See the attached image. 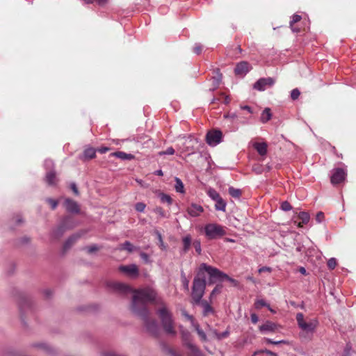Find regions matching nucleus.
I'll return each mask as SVG.
<instances>
[{"mask_svg":"<svg viewBox=\"0 0 356 356\" xmlns=\"http://www.w3.org/2000/svg\"><path fill=\"white\" fill-rule=\"evenodd\" d=\"M214 72L216 73V75L213 76V88L211 89V90L213 91L215 90L218 86L220 85L221 81H222V74L220 73L219 69H216L214 70Z\"/></svg>","mask_w":356,"mask_h":356,"instance_id":"obj_23","label":"nucleus"},{"mask_svg":"<svg viewBox=\"0 0 356 356\" xmlns=\"http://www.w3.org/2000/svg\"><path fill=\"white\" fill-rule=\"evenodd\" d=\"M298 218L302 220L303 224L308 223L310 219L309 214L305 211L300 212L298 214Z\"/></svg>","mask_w":356,"mask_h":356,"instance_id":"obj_39","label":"nucleus"},{"mask_svg":"<svg viewBox=\"0 0 356 356\" xmlns=\"http://www.w3.org/2000/svg\"><path fill=\"white\" fill-rule=\"evenodd\" d=\"M149 312L147 311V312L144 315L142 313H138L136 314L143 319L147 330L152 334L156 336L159 330L158 323L156 320L152 319L149 317Z\"/></svg>","mask_w":356,"mask_h":356,"instance_id":"obj_6","label":"nucleus"},{"mask_svg":"<svg viewBox=\"0 0 356 356\" xmlns=\"http://www.w3.org/2000/svg\"><path fill=\"white\" fill-rule=\"evenodd\" d=\"M275 83L274 79L271 77L261 78L254 84V88L259 91H264L267 86H272Z\"/></svg>","mask_w":356,"mask_h":356,"instance_id":"obj_9","label":"nucleus"},{"mask_svg":"<svg viewBox=\"0 0 356 356\" xmlns=\"http://www.w3.org/2000/svg\"><path fill=\"white\" fill-rule=\"evenodd\" d=\"M120 250H125L128 251L129 252H132L134 251L136 248L129 242V241H125L124 243L120 245V247L119 248Z\"/></svg>","mask_w":356,"mask_h":356,"instance_id":"obj_33","label":"nucleus"},{"mask_svg":"<svg viewBox=\"0 0 356 356\" xmlns=\"http://www.w3.org/2000/svg\"><path fill=\"white\" fill-rule=\"evenodd\" d=\"M96 156V149L92 147L87 148L83 152V157L86 159H92Z\"/></svg>","mask_w":356,"mask_h":356,"instance_id":"obj_28","label":"nucleus"},{"mask_svg":"<svg viewBox=\"0 0 356 356\" xmlns=\"http://www.w3.org/2000/svg\"><path fill=\"white\" fill-rule=\"evenodd\" d=\"M145 207L146 205L143 202H138L135 205V209L138 212H143Z\"/></svg>","mask_w":356,"mask_h":356,"instance_id":"obj_49","label":"nucleus"},{"mask_svg":"<svg viewBox=\"0 0 356 356\" xmlns=\"http://www.w3.org/2000/svg\"><path fill=\"white\" fill-rule=\"evenodd\" d=\"M204 211L203 207L197 204L192 203L187 208V213L191 217H197Z\"/></svg>","mask_w":356,"mask_h":356,"instance_id":"obj_12","label":"nucleus"},{"mask_svg":"<svg viewBox=\"0 0 356 356\" xmlns=\"http://www.w3.org/2000/svg\"><path fill=\"white\" fill-rule=\"evenodd\" d=\"M181 278L184 288L188 291L189 289V281L187 280L186 275L183 271L181 273Z\"/></svg>","mask_w":356,"mask_h":356,"instance_id":"obj_40","label":"nucleus"},{"mask_svg":"<svg viewBox=\"0 0 356 356\" xmlns=\"http://www.w3.org/2000/svg\"><path fill=\"white\" fill-rule=\"evenodd\" d=\"M352 350V346L350 343H348L343 350L342 356H350Z\"/></svg>","mask_w":356,"mask_h":356,"instance_id":"obj_41","label":"nucleus"},{"mask_svg":"<svg viewBox=\"0 0 356 356\" xmlns=\"http://www.w3.org/2000/svg\"><path fill=\"white\" fill-rule=\"evenodd\" d=\"M206 272L209 275V282L213 283L216 281H222L224 280L225 277H227V274L220 271L218 268L213 267L211 266H209L204 263L200 264L198 275H204V273Z\"/></svg>","mask_w":356,"mask_h":356,"instance_id":"obj_3","label":"nucleus"},{"mask_svg":"<svg viewBox=\"0 0 356 356\" xmlns=\"http://www.w3.org/2000/svg\"><path fill=\"white\" fill-rule=\"evenodd\" d=\"M272 114L269 108H266L261 115L260 120L263 123H266L271 119Z\"/></svg>","mask_w":356,"mask_h":356,"instance_id":"obj_24","label":"nucleus"},{"mask_svg":"<svg viewBox=\"0 0 356 356\" xmlns=\"http://www.w3.org/2000/svg\"><path fill=\"white\" fill-rule=\"evenodd\" d=\"M45 181L49 186H55L57 182V178L54 170H50L47 172L45 176Z\"/></svg>","mask_w":356,"mask_h":356,"instance_id":"obj_21","label":"nucleus"},{"mask_svg":"<svg viewBox=\"0 0 356 356\" xmlns=\"http://www.w3.org/2000/svg\"><path fill=\"white\" fill-rule=\"evenodd\" d=\"M195 142V140L192 138L191 137H182L180 138L179 142L178 144H182L183 147H181V151L183 152H189L193 150V147L191 145V144H194Z\"/></svg>","mask_w":356,"mask_h":356,"instance_id":"obj_14","label":"nucleus"},{"mask_svg":"<svg viewBox=\"0 0 356 356\" xmlns=\"http://www.w3.org/2000/svg\"><path fill=\"white\" fill-rule=\"evenodd\" d=\"M98 250V247L96 245H93L87 248V251L89 253H92Z\"/></svg>","mask_w":356,"mask_h":356,"instance_id":"obj_57","label":"nucleus"},{"mask_svg":"<svg viewBox=\"0 0 356 356\" xmlns=\"http://www.w3.org/2000/svg\"><path fill=\"white\" fill-rule=\"evenodd\" d=\"M250 70V64L246 61H242L236 65L234 72L236 75H243L247 74Z\"/></svg>","mask_w":356,"mask_h":356,"instance_id":"obj_15","label":"nucleus"},{"mask_svg":"<svg viewBox=\"0 0 356 356\" xmlns=\"http://www.w3.org/2000/svg\"><path fill=\"white\" fill-rule=\"evenodd\" d=\"M44 166L46 170H52L51 168L54 167V162L51 159H47L44 161Z\"/></svg>","mask_w":356,"mask_h":356,"instance_id":"obj_48","label":"nucleus"},{"mask_svg":"<svg viewBox=\"0 0 356 356\" xmlns=\"http://www.w3.org/2000/svg\"><path fill=\"white\" fill-rule=\"evenodd\" d=\"M81 237V234L76 233L70 236L65 242L63 249L65 251L70 249L72 245Z\"/></svg>","mask_w":356,"mask_h":356,"instance_id":"obj_19","label":"nucleus"},{"mask_svg":"<svg viewBox=\"0 0 356 356\" xmlns=\"http://www.w3.org/2000/svg\"><path fill=\"white\" fill-rule=\"evenodd\" d=\"M207 195L209 197L214 201H216L220 197L219 193L213 188H209L207 191Z\"/></svg>","mask_w":356,"mask_h":356,"instance_id":"obj_36","label":"nucleus"},{"mask_svg":"<svg viewBox=\"0 0 356 356\" xmlns=\"http://www.w3.org/2000/svg\"><path fill=\"white\" fill-rule=\"evenodd\" d=\"M46 201L50 204L52 209H55L58 206V201L54 199L47 198Z\"/></svg>","mask_w":356,"mask_h":356,"instance_id":"obj_52","label":"nucleus"},{"mask_svg":"<svg viewBox=\"0 0 356 356\" xmlns=\"http://www.w3.org/2000/svg\"><path fill=\"white\" fill-rule=\"evenodd\" d=\"M229 194L234 198H239L241 195V191L238 188H234V187H229L228 189Z\"/></svg>","mask_w":356,"mask_h":356,"instance_id":"obj_35","label":"nucleus"},{"mask_svg":"<svg viewBox=\"0 0 356 356\" xmlns=\"http://www.w3.org/2000/svg\"><path fill=\"white\" fill-rule=\"evenodd\" d=\"M224 118H229V119L234 120V119L237 118V115L234 113H227V114H225L224 115Z\"/></svg>","mask_w":356,"mask_h":356,"instance_id":"obj_62","label":"nucleus"},{"mask_svg":"<svg viewBox=\"0 0 356 356\" xmlns=\"http://www.w3.org/2000/svg\"><path fill=\"white\" fill-rule=\"evenodd\" d=\"M72 222V219L70 217H65L63 220L61 224L58 226L56 229H54L52 232V236L55 238H59L63 236L65 232L67 229H72L73 225H70L69 224Z\"/></svg>","mask_w":356,"mask_h":356,"instance_id":"obj_7","label":"nucleus"},{"mask_svg":"<svg viewBox=\"0 0 356 356\" xmlns=\"http://www.w3.org/2000/svg\"><path fill=\"white\" fill-rule=\"evenodd\" d=\"M189 350L188 356H204L201 350L193 343L186 346Z\"/></svg>","mask_w":356,"mask_h":356,"instance_id":"obj_18","label":"nucleus"},{"mask_svg":"<svg viewBox=\"0 0 356 356\" xmlns=\"http://www.w3.org/2000/svg\"><path fill=\"white\" fill-rule=\"evenodd\" d=\"M252 146L257 150V152H258V154L260 156H264L266 155V154H267V148H268V145H267L266 143H265V142H263V143L255 142V143H253Z\"/></svg>","mask_w":356,"mask_h":356,"instance_id":"obj_17","label":"nucleus"},{"mask_svg":"<svg viewBox=\"0 0 356 356\" xmlns=\"http://www.w3.org/2000/svg\"><path fill=\"white\" fill-rule=\"evenodd\" d=\"M193 247L195 249V251L197 252L198 254H200L202 252V248H201V243L200 240H195L193 241Z\"/></svg>","mask_w":356,"mask_h":356,"instance_id":"obj_42","label":"nucleus"},{"mask_svg":"<svg viewBox=\"0 0 356 356\" xmlns=\"http://www.w3.org/2000/svg\"><path fill=\"white\" fill-rule=\"evenodd\" d=\"M70 188L76 195H79V191L75 183H72Z\"/></svg>","mask_w":356,"mask_h":356,"instance_id":"obj_63","label":"nucleus"},{"mask_svg":"<svg viewBox=\"0 0 356 356\" xmlns=\"http://www.w3.org/2000/svg\"><path fill=\"white\" fill-rule=\"evenodd\" d=\"M263 307H266L268 309L273 313H275V311L270 308V305L263 299L257 300L254 302V307L257 309H259Z\"/></svg>","mask_w":356,"mask_h":356,"instance_id":"obj_26","label":"nucleus"},{"mask_svg":"<svg viewBox=\"0 0 356 356\" xmlns=\"http://www.w3.org/2000/svg\"><path fill=\"white\" fill-rule=\"evenodd\" d=\"M194 327V328L195 329L197 334L199 335V337H200V339L202 341H207V334H205V332L200 327V325L198 323H195V325H193Z\"/></svg>","mask_w":356,"mask_h":356,"instance_id":"obj_31","label":"nucleus"},{"mask_svg":"<svg viewBox=\"0 0 356 356\" xmlns=\"http://www.w3.org/2000/svg\"><path fill=\"white\" fill-rule=\"evenodd\" d=\"M191 237L190 235H186L182 239L183 243V252L184 253L187 252L191 245Z\"/></svg>","mask_w":356,"mask_h":356,"instance_id":"obj_27","label":"nucleus"},{"mask_svg":"<svg viewBox=\"0 0 356 356\" xmlns=\"http://www.w3.org/2000/svg\"><path fill=\"white\" fill-rule=\"evenodd\" d=\"M222 134L220 130L209 131L206 135V140L210 146H216L222 141Z\"/></svg>","mask_w":356,"mask_h":356,"instance_id":"obj_8","label":"nucleus"},{"mask_svg":"<svg viewBox=\"0 0 356 356\" xmlns=\"http://www.w3.org/2000/svg\"><path fill=\"white\" fill-rule=\"evenodd\" d=\"M281 209L284 211H289L292 209V207L289 202L284 201L281 204Z\"/></svg>","mask_w":356,"mask_h":356,"instance_id":"obj_46","label":"nucleus"},{"mask_svg":"<svg viewBox=\"0 0 356 356\" xmlns=\"http://www.w3.org/2000/svg\"><path fill=\"white\" fill-rule=\"evenodd\" d=\"M180 332L183 346L184 347L193 343L191 334L189 331H188L187 330L181 329Z\"/></svg>","mask_w":356,"mask_h":356,"instance_id":"obj_20","label":"nucleus"},{"mask_svg":"<svg viewBox=\"0 0 356 356\" xmlns=\"http://www.w3.org/2000/svg\"><path fill=\"white\" fill-rule=\"evenodd\" d=\"M175 189L176 192L180 193H184L185 191H184V184H183L182 181L178 177H175Z\"/></svg>","mask_w":356,"mask_h":356,"instance_id":"obj_29","label":"nucleus"},{"mask_svg":"<svg viewBox=\"0 0 356 356\" xmlns=\"http://www.w3.org/2000/svg\"><path fill=\"white\" fill-rule=\"evenodd\" d=\"M175 153V149L172 147H169L166 149L165 151L160 152V154H165V155H172Z\"/></svg>","mask_w":356,"mask_h":356,"instance_id":"obj_53","label":"nucleus"},{"mask_svg":"<svg viewBox=\"0 0 356 356\" xmlns=\"http://www.w3.org/2000/svg\"><path fill=\"white\" fill-rule=\"evenodd\" d=\"M277 326L275 323L267 321L263 325L259 326V330L261 333L273 332L276 330Z\"/></svg>","mask_w":356,"mask_h":356,"instance_id":"obj_16","label":"nucleus"},{"mask_svg":"<svg viewBox=\"0 0 356 356\" xmlns=\"http://www.w3.org/2000/svg\"><path fill=\"white\" fill-rule=\"evenodd\" d=\"M216 202L215 208L218 211H225L226 208V202L225 201L220 197L219 199H218Z\"/></svg>","mask_w":356,"mask_h":356,"instance_id":"obj_30","label":"nucleus"},{"mask_svg":"<svg viewBox=\"0 0 356 356\" xmlns=\"http://www.w3.org/2000/svg\"><path fill=\"white\" fill-rule=\"evenodd\" d=\"M252 170L257 175H260L263 172L264 168L262 165L259 164H255L252 166Z\"/></svg>","mask_w":356,"mask_h":356,"instance_id":"obj_45","label":"nucleus"},{"mask_svg":"<svg viewBox=\"0 0 356 356\" xmlns=\"http://www.w3.org/2000/svg\"><path fill=\"white\" fill-rule=\"evenodd\" d=\"M324 218H325L324 213L322 211H319L316 213V220L317 222L321 223L324 220Z\"/></svg>","mask_w":356,"mask_h":356,"instance_id":"obj_51","label":"nucleus"},{"mask_svg":"<svg viewBox=\"0 0 356 356\" xmlns=\"http://www.w3.org/2000/svg\"><path fill=\"white\" fill-rule=\"evenodd\" d=\"M337 266V260L335 258H330L328 261H327V267L331 269V270H333L334 269V268L336 267Z\"/></svg>","mask_w":356,"mask_h":356,"instance_id":"obj_47","label":"nucleus"},{"mask_svg":"<svg viewBox=\"0 0 356 356\" xmlns=\"http://www.w3.org/2000/svg\"><path fill=\"white\" fill-rule=\"evenodd\" d=\"M266 341H267V343H268L275 344V345H277V344H280V343H285V341H284V340H281V341H273V340H272V339H270L267 338V339H266Z\"/></svg>","mask_w":356,"mask_h":356,"instance_id":"obj_55","label":"nucleus"},{"mask_svg":"<svg viewBox=\"0 0 356 356\" xmlns=\"http://www.w3.org/2000/svg\"><path fill=\"white\" fill-rule=\"evenodd\" d=\"M250 317H251V321L252 322V323L256 324L258 322L259 317L256 314H254V313L252 314Z\"/></svg>","mask_w":356,"mask_h":356,"instance_id":"obj_60","label":"nucleus"},{"mask_svg":"<svg viewBox=\"0 0 356 356\" xmlns=\"http://www.w3.org/2000/svg\"><path fill=\"white\" fill-rule=\"evenodd\" d=\"M107 286L113 291L125 294L134 292L131 309L134 314L142 313L145 314L148 310L147 304L154 302L160 306L156 310L164 331L171 335H175L176 331L174 327L172 315L167 305L161 298H157L156 291L151 287H145L138 290L132 291L131 287L125 284L117 282H109Z\"/></svg>","mask_w":356,"mask_h":356,"instance_id":"obj_1","label":"nucleus"},{"mask_svg":"<svg viewBox=\"0 0 356 356\" xmlns=\"http://www.w3.org/2000/svg\"><path fill=\"white\" fill-rule=\"evenodd\" d=\"M108 150H109V148L107 147H102L97 149V151L99 152H100L101 154H104V153L107 152Z\"/></svg>","mask_w":356,"mask_h":356,"instance_id":"obj_64","label":"nucleus"},{"mask_svg":"<svg viewBox=\"0 0 356 356\" xmlns=\"http://www.w3.org/2000/svg\"><path fill=\"white\" fill-rule=\"evenodd\" d=\"M206 237L209 240L220 238L227 234L226 227L217 223H208L204 228Z\"/></svg>","mask_w":356,"mask_h":356,"instance_id":"obj_4","label":"nucleus"},{"mask_svg":"<svg viewBox=\"0 0 356 356\" xmlns=\"http://www.w3.org/2000/svg\"><path fill=\"white\" fill-rule=\"evenodd\" d=\"M113 156L122 160H132L134 159V156L133 154H127L124 152H116L113 153Z\"/></svg>","mask_w":356,"mask_h":356,"instance_id":"obj_25","label":"nucleus"},{"mask_svg":"<svg viewBox=\"0 0 356 356\" xmlns=\"http://www.w3.org/2000/svg\"><path fill=\"white\" fill-rule=\"evenodd\" d=\"M201 305V307L203 309V316H207L209 314L213 313V309L211 307V306L209 305V303L206 300H200V302L198 304Z\"/></svg>","mask_w":356,"mask_h":356,"instance_id":"obj_22","label":"nucleus"},{"mask_svg":"<svg viewBox=\"0 0 356 356\" xmlns=\"http://www.w3.org/2000/svg\"><path fill=\"white\" fill-rule=\"evenodd\" d=\"M156 235H157V238L160 242V245H161V247L162 249L165 248V246L163 245V238H162V236L161 234V233H159V232H156Z\"/></svg>","mask_w":356,"mask_h":356,"instance_id":"obj_61","label":"nucleus"},{"mask_svg":"<svg viewBox=\"0 0 356 356\" xmlns=\"http://www.w3.org/2000/svg\"><path fill=\"white\" fill-rule=\"evenodd\" d=\"M181 314H182L185 318H186L188 321H191V325H195V324L196 323L195 322V320H194V318H193V316H191V315L188 314L186 310H182V311H181Z\"/></svg>","mask_w":356,"mask_h":356,"instance_id":"obj_44","label":"nucleus"},{"mask_svg":"<svg viewBox=\"0 0 356 356\" xmlns=\"http://www.w3.org/2000/svg\"><path fill=\"white\" fill-rule=\"evenodd\" d=\"M65 207L66 210L72 213H79L80 211V208L76 202L74 201L72 199L66 198L65 200Z\"/></svg>","mask_w":356,"mask_h":356,"instance_id":"obj_13","label":"nucleus"},{"mask_svg":"<svg viewBox=\"0 0 356 356\" xmlns=\"http://www.w3.org/2000/svg\"><path fill=\"white\" fill-rule=\"evenodd\" d=\"M206 280L204 275L195 277L193 282L191 296L193 304H199L206 289Z\"/></svg>","mask_w":356,"mask_h":356,"instance_id":"obj_2","label":"nucleus"},{"mask_svg":"<svg viewBox=\"0 0 356 356\" xmlns=\"http://www.w3.org/2000/svg\"><path fill=\"white\" fill-rule=\"evenodd\" d=\"M301 16L298 15V14H295L293 15L292 17V19L290 21V26L291 28V30L293 31V32H298L299 31V29H294L293 27V25L295 24V23H297L298 22H299L300 19H301Z\"/></svg>","mask_w":356,"mask_h":356,"instance_id":"obj_37","label":"nucleus"},{"mask_svg":"<svg viewBox=\"0 0 356 356\" xmlns=\"http://www.w3.org/2000/svg\"><path fill=\"white\" fill-rule=\"evenodd\" d=\"M213 333L218 340L227 338L229 335V331L228 330L222 332H218L216 330H213Z\"/></svg>","mask_w":356,"mask_h":356,"instance_id":"obj_34","label":"nucleus"},{"mask_svg":"<svg viewBox=\"0 0 356 356\" xmlns=\"http://www.w3.org/2000/svg\"><path fill=\"white\" fill-rule=\"evenodd\" d=\"M119 270L130 277H136L139 275V270L136 264L119 266Z\"/></svg>","mask_w":356,"mask_h":356,"instance_id":"obj_11","label":"nucleus"},{"mask_svg":"<svg viewBox=\"0 0 356 356\" xmlns=\"http://www.w3.org/2000/svg\"><path fill=\"white\" fill-rule=\"evenodd\" d=\"M159 197L162 203H167L168 205H170L172 203V199L167 194L161 193L159 195Z\"/></svg>","mask_w":356,"mask_h":356,"instance_id":"obj_38","label":"nucleus"},{"mask_svg":"<svg viewBox=\"0 0 356 356\" xmlns=\"http://www.w3.org/2000/svg\"><path fill=\"white\" fill-rule=\"evenodd\" d=\"M35 346L39 348H41L44 352L47 353H53V348L47 343H35Z\"/></svg>","mask_w":356,"mask_h":356,"instance_id":"obj_32","label":"nucleus"},{"mask_svg":"<svg viewBox=\"0 0 356 356\" xmlns=\"http://www.w3.org/2000/svg\"><path fill=\"white\" fill-rule=\"evenodd\" d=\"M300 95V92L298 88L293 89L291 92V98L293 100H296L298 99Z\"/></svg>","mask_w":356,"mask_h":356,"instance_id":"obj_43","label":"nucleus"},{"mask_svg":"<svg viewBox=\"0 0 356 356\" xmlns=\"http://www.w3.org/2000/svg\"><path fill=\"white\" fill-rule=\"evenodd\" d=\"M221 287L217 286L215 287L213 291H211L210 296L212 297L215 296L216 293H219L220 292Z\"/></svg>","mask_w":356,"mask_h":356,"instance_id":"obj_58","label":"nucleus"},{"mask_svg":"<svg viewBox=\"0 0 356 356\" xmlns=\"http://www.w3.org/2000/svg\"><path fill=\"white\" fill-rule=\"evenodd\" d=\"M346 172L342 168H335L333 170V173L331 177V183L332 184H338L345 180Z\"/></svg>","mask_w":356,"mask_h":356,"instance_id":"obj_10","label":"nucleus"},{"mask_svg":"<svg viewBox=\"0 0 356 356\" xmlns=\"http://www.w3.org/2000/svg\"><path fill=\"white\" fill-rule=\"evenodd\" d=\"M272 269L270 267H267V266H263L260 268H259L258 271L259 273H261L263 272H271Z\"/></svg>","mask_w":356,"mask_h":356,"instance_id":"obj_59","label":"nucleus"},{"mask_svg":"<svg viewBox=\"0 0 356 356\" xmlns=\"http://www.w3.org/2000/svg\"><path fill=\"white\" fill-rule=\"evenodd\" d=\"M140 258L145 261L146 264L150 263V259L149 255L145 252H140Z\"/></svg>","mask_w":356,"mask_h":356,"instance_id":"obj_54","label":"nucleus"},{"mask_svg":"<svg viewBox=\"0 0 356 356\" xmlns=\"http://www.w3.org/2000/svg\"><path fill=\"white\" fill-rule=\"evenodd\" d=\"M203 49V46L200 43L195 44L193 47V52L196 54H200Z\"/></svg>","mask_w":356,"mask_h":356,"instance_id":"obj_50","label":"nucleus"},{"mask_svg":"<svg viewBox=\"0 0 356 356\" xmlns=\"http://www.w3.org/2000/svg\"><path fill=\"white\" fill-rule=\"evenodd\" d=\"M296 321L299 327L308 335H312L318 326V322L316 319H310L305 321L304 315L302 313L296 314Z\"/></svg>","mask_w":356,"mask_h":356,"instance_id":"obj_5","label":"nucleus"},{"mask_svg":"<svg viewBox=\"0 0 356 356\" xmlns=\"http://www.w3.org/2000/svg\"><path fill=\"white\" fill-rule=\"evenodd\" d=\"M154 211H155L156 213L160 215L162 217H165V211H163V209L161 207H156L154 209Z\"/></svg>","mask_w":356,"mask_h":356,"instance_id":"obj_56","label":"nucleus"}]
</instances>
